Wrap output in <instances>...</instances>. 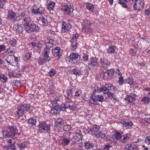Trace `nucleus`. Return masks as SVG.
Wrapping results in <instances>:
<instances>
[{
	"mask_svg": "<svg viewBox=\"0 0 150 150\" xmlns=\"http://www.w3.org/2000/svg\"><path fill=\"white\" fill-rule=\"evenodd\" d=\"M144 90L146 91V94L150 97V87L146 88L144 89Z\"/></svg>",
	"mask_w": 150,
	"mask_h": 150,
	"instance_id": "54",
	"label": "nucleus"
},
{
	"mask_svg": "<svg viewBox=\"0 0 150 150\" xmlns=\"http://www.w3.org/2000/svg\"><path fill=\"white\" fill-rule=\"evenodd\" d=\"M100 128L99 125H94L93 128L90 129L89 133L93 135H94L96 134L95 132H98L100 130Z\"/></svg>",
	"mask_w": 150,
	"mask_h": 150,
	"instance_id": "22",
	"label": "nucleus"
},
{
	"mask_svg": "<svg viewBox=\"0 0 150 150\" xmlns=\"http://www.w3.org/2000/svg\"><path fill=\"white\" fill-rule=\"evenodd\" d=\"M98 59L96 57H92L90 59V62L89 63V65H91V67H94L97 64Z\"/></svg>",
	"mask_w": 150,
	"mask_h": 150,
	"instance_id": "24",
	"label": "nucleus"
},
{
	"mask_svg": "<svg viewBox=\"0 0 150 150\" xmlns=\"http://www.w3.org/2000/svg\"><path fill=\"white\" fill-rule=\"evenodd\" d=\"M81 90H77L75 92V96L77 97L80 96L81 94Z\"/></svg>",
	"mask_w": 150,
	"mask_h": 150,
	"instance_id": "56",
	"label": "nucleus"
},
{
	"mask_svg": "<svg viewBox=\"0 0 150 150\" xmlns=\"http://www.w3.org/2000/svg\"><path fill=\"white\" fill-rule=\"evenodd\" d=\"M122 137L121 138L120 142L122 143H126L128 141L129 137L126 135H122Z\"/></svg>",
	"mask_w": 150,
	"mask_h": 150,
	"instance_id": "31",
	"label": "nucleus"
},
{
	"mask_svg": "<svg viewBox=\"0 0 150 150\" xmlns=\"http://www.w3.org/2000/svg\"><path fill=\"white\" fill-rule=\"evenodd\" d=\"M60 47H57L52 50V53L54 56H58L59 57L60 56L61 53L60 51Z\"/></svg>",
	"mask_w": 150,
	"mask_h": 150,
	"instance_id": "21",
	"label": "nucleus"
},
{
	"mask_svg": "<svg viewBox=\"0 0 150 150\" xmlns=\"http://www.w3.org/2000/svg\"><path fill=\"white\" fill-rule=\"evenodd\" d=\"M122 133L119 132H116L112 136V139L114 142L117 141L120 142L121 138L122 137Z\"/></svg>",
	"mask_w": 150,
	"mask_h": 150,
	"instance_id": "13",
	"label": "nucleus"
},
{
	"mask_svg": "<svg viewBox=\"0 0 150 150\" xmlns=\"http://www.w3.org/2000/svg\"><path fill=\"white\" fill-rule=\"evenodd\" d=\"M84 146L85 148L88 149L92 148L94 146V145L91 142L87 141L85 142Z\"/></svg>",
	"mask_w": 150,
	"mask_h": 150,
	"instance_id": "32",
	"label": "nucleus"
},
{
	"mask_svg": "<svg viewBox=\"0 0 150 150\" xmlns=\"http://www.w3.org/2000/svg\"><path fill=\"white\" fill-rule=\"evenodd\" d=\"M119 79L118 83L120 85L123 84L124 82V79L123 77L122 76H121L119 77Z\"/></svg>",
	"mask_w": 150,
	"mask_h": 150,
	"instance_id": "50",
	"label": "nucleus"
},
{
	"mask_svg": "<svg viewBox=\"0 0 150 150\" xmlns=\"http://www.w3.org/2000/svg\"><path fill=\"white\" fill-rule=\"evenodd\" d=\"M70 57V62L72 64L77 63L80 59V57L78 54L75 53H71Z\"/></svg>",
	"mask_w": 150,
	"mask_h": 150,
	"instance_id": "10",
	"label": "nucleus"
},
{
	"mask_svg": "<svg viewBox=\"0 0 150 150\" xmlns=\"http://www.w3.org/2000/svg\"><path fill=\"white\" fill-rule=\"evenodd\" d=\"M82 59L85 61H86L88 60V56L86 54H83L82 55Z\"/></svg>",
	"mask_w": 150,
	"mask_h": 150,
	"instance_id": "59",
	"label": "nucleus"
},
{
	"mask_svg": "<svg viewBox=\"0 0 150 150\" xmlns=\"http://www.w3.org/2000/svg\"><path fill=\"white\" fill-rule=\"evenodd\" d=\"M67 25L66 23L65 22H63L62 23V31L63 32H65L67 30Z\"/></svg>",
	"mask_w": 150,
	"mask_h": 150,
	"instance_id": "40",
	"label": "nucleus"
},
{
	"mask_svg": "<svg viewBox=\"0 0 150 150\" xmlns=\"http://www.w3.org/2000/svg\"><path fill=\"white\" fill-rule=\"evenodd\" d=\"M137 97L136 95L134 93H131L129 96H127L125 100L128 101V103L134 101L136 100Z\"/></svg>",
	"mask_w": 150,
	"mask_h": 150,
	"instance_id": "19",
	"label": "nucleus"
},
{
	"mask_svg": "<svg viewBox=\"0 0 150 150\" xmlns=\"http://www.w3.org/2000/svg\"><path fill=\"white\" fill-rule=\"evenodd\" d=\"M56 74L55 71L54 69H51L48 73L50 76H52Z\"/></svg>",
	"mask_w": 150,
	"mask_h": 150,
	"instance_id": "49",
	"label": "nucleus"
},
{
	"mask_svg": "<svg viewBox=\"0 0 150 150\" xmlns=\"http://www.w3.org/2000/svg\"><path fill=\"white\" fill-rule=\"evenodd\" d=\"M132 144H128L126 145L125 148L126 150H131Z\"/></svg>",
	"mask_w": 150,
	"mask_h": 150,
	"instance_id": "61",
	"label": "nucleus"
},
{
	"mask_svg": "<svg viewBox=\"0 0 150 150\" xmlns=\"http://www.w3.org/2000/svg\"><path fill=\"white\" fill-rule=\"evenodd\" d=\"M16 42L15 40H12L9 42V44L12 46H14L16 44Z\"/></svg>",
	"mask_w": 150,
	"mask_h": 150,
	"instance_id": "53",
	"label": "nucleus"
},
{
	"mask_svg": "<svg viewBox=\"0 0 150 150\" xmlns=\"http://www.w3.org/2000/svg\"><path fill=\"white\" fill-rule=\"evenodd\" d=\"M116 48L115 47L112 46H110L108 51L109 53H115V52Z\"/></svg>",
	"mask_w": 150,
	"mask_h": 150,
	"instance_id": "38",
	"label": "nucleus"
},
{
	"mask_svg": "<svg viewBox=\"0 0 150 150\" xmlns=\"http://www.w3.org/2000/svg\"><path fill=\"white\" fill-rule=\"evenodd\" d=\"M36 122L35 119L33 118H31L28 121V122L29 125H31V126L34 125L35 124Z\"/></svg>",
	"mask_w": 150,
	"mask_h": 150,
	"instance_id": "39",
	"label": "nucleus"
},
{
	"mask_svg": "<svg viewBox=\"0 0 150 150\" xmlns=\"http://www.w3.org/2000/svg\"><path fill=\"white\" fill-rule=\"evenodd\" d=\"M120 123L123 126V127H125L127 128H130L133 125L132 122L125 119L121 120L120 121Z\"/></svg>",
	"mask_w": 150,
	"mask_h": 150,
	"instance_id": "12",
	"label": "nucleus"
},
{
	"mask_svg": "<svg viewBox=\"0 0 150 150\" xmlns=\"http://www.w3.org/2000/svg\"><path fill=\"white\" fill-rule=\"evenodd\" d=\"M39 30V28L38 26L34 23L30 24L28 27L25 28V31L28 33L32 32H38Z\"/></svg>",
	"mask_w": 150,
	"mask_h": 150,
	"instance_id": "7",
	"label": "nucleus"
},
{
	"mask_svg": "<svg viewBox=\"0 0 150 150\" xmlns=\"http://www.w3.org/2000/svg\"><path fill=\"white\" fill-rule=\"evenodd\" d=\"M71 102L67 101L64 103L61 104L60 108L61 110H65L67 109L70 110H73L74 109V107L72 105H71L70 103Z\"/></svg>",
	"mask_w": 150,
	"mask_h": 150,
	"instance_id": "9",
	"label": "nucleus"
},
{
	"mask_svg": "<svg viewBox=\"0 0 150 150\" xmlns=\"http://www.w3.org/2000/svg\"><path fill=\"white\" fill-rule=\"evenodd\" d=\"M130 52L132 55H135L137 52L136 49L134 47H133L131 48L130 50Z\"/></svg>",
	"mask_w": 150,
	"mask_h": 150,
	"instance_id": "46",
	"label": "nucleus"
},
{
	"mask_svg": "<svg viewBox=\"0 0 150 150\" xmlns=\"http://www.w3.org/2000/svg\"><path fill=\"white\" fill-rule=\"evenodd\" d=\"M20 83L19 81L17 80H14L12 81L11 83V84L12 86H18Z\"/></svg>",
	"mask_w": 150,
	"mask_h": 150,
	"instance_id": "45",
	"label": "nucleus"
},
{
	"mask_svg": "<svg viewBox=\"0 0 150 150\" xmlns=\"http://www.w3.org/2000/svg\"><path fill=\"white\" fill-rule=\"evenodd\" d=\"M91 24V22L87 19H85L83 20L82 23V25L86 26H90Z\"/></svg>",
	"mask_w": 150,
	"mask_h": 150,
	"instance_id": "36",
	"label": "nucleus"
},
{
	"mask_svg": "<svg viewBox=\"0 0 150 150\" xmlns=\"http://www.w3.org/2000/svg\"><path fill=\"white\" fill-rule=\"evenodd\" d=\"M6 47L5 46L3 45H0V52L4 51L6 50Z\"/></svg>",
	"mask_w": 150,
	"mask_h": 150,
	"instance_id": "60",
	"label": "nucleus"
},
{
	"mask_svg": "<svg viewBox=\"0 0 150 150\" xmlns=\"http://www.w3.org/2000/svg\"><path fill=\"white\" fill-rule=\"evenodd\" d=\"M30 19V18H24V20L22 22V24L24 26L25 30V28L29 26V23Z\"/></svg>",
	"mask_w": 150,
	"mask_h": 150,
	"instance_id": "26",
	"label": "nucleus"
},
{
	"mask_svg": "<svg viewBox=\"0 0 150 150\" xmlns=\"http://www.w3.org/2000/svg\"><path fill=\"white\" fill-rule=\"evenodd\" d=\"M14 55H8L6 60L8 64L12 63Z\"/></svg>",
	"mask_w": 150,
	"mask_h": 150,
	"instance_id": "33",
	"label": "nucleus"
},
{
	"mask_svg": "<svg viewBox=\"0 0 150 150\" xmlns=\"http://www.w3.org/2000/svg\"><path fill=\"white\" fill-rule=\"evenodd\" d=\"M30 105L26 104H20L17 107V114L19 117H22L24 113L30 110Z\"/></svg>",
	"mask_w": 150,
	"mask_h": 150,
	"instance_id": "3",
	"label": "nucleus"
},
{
	"mask_svg": "<svg viewBox=\"0 0 150 150\" xmlns=\"http://www.w3.org/2000/svg\"><path fill=\"white\" fill-rule=\"evenodd\" d=\"M39 130L40 132H48L50 131V125H47L44 122L40 123L39 125Z\"/></svg>",
	"mask_w": 150,
	"mask_h": 150,
	"instance_id": "8",
	"label": "nucleus"
},
{
	"mask_svg": "<svg viewBox=\"0 0 150 150\" xmlns=\"http://www.w3.org/2000/svg\"><path fill=\"white\" fill-rule=\"evenodd\" d=\"M83 27L82 29V31L86 33H88V29L89 28L88 26L85 25H82Z\"/></svg>",
	"mask_w": 150,
	"mask_h": 150,
	"instance_id": "47",
	"label": "nucleus"
},
{
	"mask_svg": "<svg viewBox=\"0 0 150 150\" xmlns=\"http://www.w3.org/2000/svg\"><path fill=\"white\" fill-rule=\"evenodd\" d=\"M17 130L16 127L9 126L7 130H3L1 134L5 138L12 137L15 134Z\"/></svg>",
	"mask_w": 150,
	"mask_h": 150,
	"instance_id": "2",
	"label": "nucleus"
},
{
	"mask_svg": "<svg viewBox=\"0 0 150 150\" xmlns=\"http://www.w3.org/2000/svg\"><path fill=\"white\" fill-rule=\"evenodd\" d=\"M126 81L130 85L132 84L133 82V80L131 79H126Z\"/></svg>",
	"mask_w": 150,
	"mask_h": 150,
	"instance_id": "58",
	"label": "nucleus"
},
{
	"mask_svg": "<svg viewBox=\"0 0 150 150\" xmlns=\"http://www.w3.org/2000/svg\"><path fill=\"white\" fill-rule=\"evenodd\" d=\"M28 144L27 142H24L21 143H18L17 144V146L20 149H23L27 146Z\"/></svg>",
	"mask_w": 150,
	"mask_h": 150,
	"instance_id": "30",
	"label": "nucleus"
},
{
	"mask_svg": "<svg viewBox=\"0 0 150 150\" xmlns=\"http://www.w3.org/2000/svg\"><path fill=\"white\" fill-rule=\"evenodd\" d=\"M41 21L42 23V25L45 26H47L48 25V23L47 20L45 19L44 17H42V18Z\"/></svg>",
	"mask_w": 150,
	"mask_h": 150,
	"instance_id": "52",
	"label": "nucleus"
},
{
	"mask_svg": "<svg viewBox=\"0 0 150 150\" xmlns=\"http://www.w3.org/2000/svg\"><path fill=\"white\" fill-rule=\"evenodd\" d=\"M31 45L32 47L36 50L40 49L42 47V44L39 42H38L36 43L34 42H31Z\"/></svg>",
	"mask_w": 150,
	"mask_h": 150,
	"instance_id": "25",
	"label": "nucleus"
},
{
	"mask_svg": "<svg viewBox=\"0 0 150 150\" xmlns=\"http://www.w3.org/2000/svg\"><path fill=\"white\" fill-rule=\"evenodd\" d=\"M37 10L38 14H42L44 12L43 8H39L37 9Z\"/></svg>",
	"mask_w": 150,
	"mask_h": 150,
	"instance_id": "55",
	"label": "nucleus"
},
{
	"mask_svg": "<svg viewBox=\"0 0 150 150\" xmlns=\"http://www.w3.org/2000/svg\"><path fill=\"white\" fill-rule=\"evenodd\" d=\"M145 142L148 144H150V136L146 137L145 139Z\"/></svg>",
	"mask_w": 150,
	"mask_h": 150,
	"instance_id": "64",
	"label": "nucleus"
},
{
	"mask_svg": "<svg viewBox=\"0 0 150 150\" xmlns=\"http://www.w3.org/2000/svg\"><path fill=\"white\" fill-rule=\"evenodd\" d=\"M0 79L3 83L6 82L7 80V78L6 76L3 74L0 75Z\"/></svg>",
	"mask_w": 150,
	"mask_h": 150,
	"instance_id": "44",
	"label": "nucleus"
},
{
	"mask_svg": "<svg viewBox=\"0 0 150 150\" xmlns=\"http://www.w3.org/2000/svg\"><path fill=\"white\" fill-rule=\"evenodd\" d=\"M71 136L73 137L74 139L79 142H80V141L81 142L83 136L81 133V130L79 129L77 130L76 132L75 133L69 132V136Z\"/></svg>",
	"mask_w": 150,
	"mask_h": 150,
	"instance_id": "4",
	"label": "nucleus"
},
{
	"mask_svg": "<svg viewBox=\"0 0 150 150\" xmlns=\"http://www.w3.org/2000/svg\"><path fill=\"white\" fill-rule=\"evenodd\" d=\"M96 99L97 100V102L98 101L101 102H102L104 101V98L103 97L102 95H96L95 96Z\"/></svg>",
	"mask_w": 150,
	"mask_h": 150,
	"instance_id": "42",
	"label": "nucleus"
},
{
	"mask_svg": "<svg viewBox=\"0 0 150 150\" xmlns=\"http://www.w3.org/2000/svg\"><path fill=\"white\" fill-rule=\"evenodd\" d=\"M16 16V13L14 11H8V12L7 18L13 23L19 21L21 18L20 17Z\"/></svg>",
	"mask_w": 150,
	"mask_h": 150,
	"instance_id": "5",
	"label": "nucleus"
},
{
	"mask_svg": "<svg viewBox=\"0 0 150 150\" xmlns=\"http://www.w3.org/2000/svg\"><path fill=\"white\" fill-rule=\"evenodd\" d=\"M60 98L57 97L51 102L53 107L51 110V113L52 115L59 114L61 110L60 105L61 103Z\"/></svg>",
	"mask_w": 150,
	"mask_h": 150,
	"instance_id": "1",
	"label": "nucleus"
},
{
	"mask_svg": "<svg viewBox=\"0 0 150 150\" xmlns=\"http://www.w3.org/2000/svg\"><path fill=\"white\" fill-rule=\"evenodd\" d=\"M45 61H46L45 58H42L39 59L38 60V63L41 65H43L45 62Z\"/></svg>",
	"mask_w": 150,
	"mask_h": 150,
	"instance_id": "51",
	"label": "nucleus"
},
{
	"mask_svg": "<svg viewBox=\"0 0 150 150\" xmlns=\"http://www.w3.org/2000/svg\"><path fill=\"white\" fill-rule=\"evenodd\" d=\"M64 13L69 14L73 11L74 9L72 8H70L69 6L66 5L64 6Z\"/></svg>",
	"mask_w": 150,
	"mask_h": 150,
	"instance_id": "27",
	"label": "nucleus"
},
{
	"mask_svg": "<svg viewBox=\"0 0 150 150\" xmlns=\"http://www.w3.org/2000/svg\"><path fill=\"white\" fill-rule=\"evenodd\" d=\"M104 94H107L108 96V97H114V94L112 93L110 91H108L107 92V93H104Z\"/></svg>",
	"mask_w": 150,
	"mask_h": 150,
	"instance_id": "57",
	"label": "nucleus"
},
{
	"mask_svg": "<svg viewBox=\"0 0 150 150\" xmlns=\"http://www.w3.org/2000/svg\"><path fill=\"white\" fill-rule=\"evenodd\" d=\"M71 73L72 74L78 76L81 75V74L80 71L76 68L72 69Z\"/></svg>",
	"mask_w": 150,
	"mask_h": 150,
	"instance_id": "34",
	"label": "nucleus"
},
{
	"mask_svg": "<svg viewBox=\"0 0 150 150\" xmlns=\"http://www.w3.org/2000/svg\"><path fill=\"white\" fill-rule=\"evenodd\" d=\"M94 135H95V137L97 138H100L103 139L105 137L106 134L103 131H101L97 133L96 134Z\"/></svg>",
	"mask_w": 150,
	"mask_h": 150,
	"instance_id": "28",
	"label": "nucleus"
},
{
	"mask_svg": "<svg viewBox=\"0 0 150 150\" xmlns=\"http://www.w3.org/2000/svg\"><path fill=\"white\" fill-rule=\"evenodd\" d=\"M71 129V127L70 125H65L64 126V129L66 131H69Z\"/></svg>",
	"mask_w": 150,
	"mask_h": 150,
	"instance_id": "48",
	"label": "nucleus"
},
{
	"mask_svg": "<svg viewBox=\"0 0 150 150\" xmlns=\"http://www.w3.org/2000/svg\"><path fill=\"white\" fill-rule=\"evenodd\" d=\"M100 63L103 67H106L110 65V62L105 59L101 58L100 61Z\"/></svg>",
	"mask_w": 150,
	"mask_h": 150,
	"instance_id": "23",
	"label": "nucleus"
},
{
	"mask_svg": "<svg viewBox=\"0 0 150 150\" xmlns=\"http://www.w3.org/2000/svg\"><path fill=\"white\" fill-rule=\"evenodd\" d=\"M88 102L91 104L96 105L98 104L96 96L94 95L93 94L90 96V98L88 100Z\"/></svg>",
	"mask_w": 150,
	"mask_h": 150,
	"instance_id": "18",
	"label": "nucleus"
},
{
	"mask_svg": "<svg viewBox=\"0 0 150 150\" xmlns=\"http://www.w3.org/2000/svg\"><path fill=\"white\" fill-rule=\"evenodd\" d=\"M72 139L71 136H69L68 139L66 137H64L62 140V145L63 146H65L69 145L70 144V141L72 140Z\"/></svg>",
	"mask_w": 150,
	"mask_h": 150,
	"instance_id": "15",
	"label": "nucleus"
},
{
	"mask_svg": "<svg viewBox=\"0 0 150 150\" xmlns=\"http://www.w3.org/2000/svg\"><path fill=\"white\" fill-rule=\"evenodd\" d=\"M55 5V3L54 2L49 3L47 5V8L50 10H52L54 7Z\"/></svg>",
	"mask_w": 150,
	"mask_h": 150,
	"instance_id": "37",
	"label": "nucleus"
},
{
	"mask_svg": "<svg viewBox=\"0 0 150 150\" xmlns=\"http://www.w3.org/2000/svg\"><path fill=\"white\" fill-rule=\"evenodd\" d=\"M135 3L133 6L134 10H140L143 9L144 7V0H135Z\"/></svg>",
	"mask_w": 150,
	"mask_h": 150,
	"instance_id": "6",
	"label": "nucleus"
},
{
	"mask_svg": "<svg viewBox=\"0 0 150 150\" xmlns=\"http://www.w3.org/2000/svg\"><path fill=\"white\" fill-rule=\"evenodd\" d=\"M142 101L144 102L145 104H148L150 102L149 98L147 97H144L142 99Z\"/></svg>",
	"mask_w": 150,
	"mask_h": 150,
	"instance_id": "43",
	"label": "nucleus"
},
{
	"mask_svg": "<svg viewBox=\"0 0 150 150\" xmlns=\"http://www.w3.org/2000/svg\"><path fill=\"white\" fill-rule=\"evenodd\" d=\"M112 87L113 86L111 84H106L104 86H102L101 88L98 89V91L100 92H102L104 93H107L108 91H112Z\"/></svg>",
	"mask_w": 150,
	"mask_h": 150,
	"instance_id": "11",
	"label": "nucleus"
},
{
	"mask_svg": "<svg viewBox=\"0 0 150 150\" xmlns=\"http://www.w3.org/2000/svg\"><path fill=\"white\" fill-rule=\"evenodd\" d=\"M86 8L89 11H92L93 9L94 5L89 3H86Z\"/></svg>",
	"mask_w": 150,
	"mask_h": 150,
	"instance_id": "35",
	"label": "nucleus"
},
{
	"mask_svg": "<svg viewBox=\"0 0 150 150\" xmlns=\"http://www.w3.org/2000/svg\"><path fill=\"white\" fill-rule=\"evenodd\" d=\"M104 75L105 76L107 77H112L114 74V72L113 70L110 69L107 70L104 73Z\"/></svg>",
	"mask_w": 150,
	"mask_h": 150,
	"instance_id": "29",
	"label": "nucleus"
},
{
	"mask_svg": "<svg viewBox=\"0 0 150 150\" xmlns=\"http://www.w3.org/2000/svg\"><path fill=\"white\" fill-rule=\"evenodd\" d=\"M63 123V120L61 118H57L56 120L55 124L56 125H58Z\"/></svg>",
	"mask_w": 150,
	"mask_h": 150,
	"instance_id": "41",
	"label": "nucleus"
},
{
	"mask_svg": "<svg viewBox=\"0 0 150 150\" xmlns=\"http://www.w3.org/2000/svg\"><path fill=\"white\" fill-rule=\"evenodd\" d=\"M44 42L46 46V47L50 49L53 46V41L52 39L47 38L44 41Z\"/></svg>",
	"mask_w": 150,
	"mask_h": 150,
	"instance_id": "14",
	"label": "nucleus"
},
{
	"mask_svg": "<svg viewBox=\"0 0 150 150\" xmlns=\"http://www.w3.org/2000/svg\"><path fill=\"white\" fill-rule=\"evenodd\" d=\"M72 90L71 89H69L67 91V94L65 96L66 101L69 102H71V99L72 97Z\"/></svg>",
	"mask_w": 150,
	"mask_h": 150,
	"instance_id": "20",
	"label": "nucleus"
},
{
	"mask_svg": "<svg viewBox=\"0 0 150 150\" xmlns=\"http://www.w3.org/2000/svg\"><path fill=\"white\" fill-rule=\"evenodd\" d=\"M47 47H45L44 50L43 57L45 58L46 62H48L50 60V58L49 56L48 53L50 52V49Z\"/></svg>",
	"mask_w": 150,
	"mask_h": 150,
	"instance_id": "17",
	"label": "nucleus"
},
{
	"mask_svg": "<svg viewBox=\"0 0 150 150\" xmlns=\"http://www.w3.org/2000/svg\"><path fill=\"white\" fill-rule=\"evenodd\" d=\"M77 43L76 42H74L71 43V46L73 47V48L76 49V48Z\"/></svg>",
	"mask_w": 150,
	"mask_h": 150,
	"instance_id": "62",
	"label": "nucleus"
},
{
	"mask_svg": "<svg viewBox=\"0 0 150 150\" xmlns=\"http://www.w3.org/2000/svg\"><path fill=\"white\" fill-rule=\"evenodd\" d=\"M14 29L16 31V33L20 34L23 31V30L21 25L18 23H16L13 26Z\"/></svg>",
	"mask_w": 150,
	"mask_h": 150,
	"instance_id": "16",
	"label": "nucleus"
},
{
	"mask_svg": "<svg viewBox=\"0 0 150 150\" xmlns=\"http://www.w3.org/2000/svg\"><path fill=\"white\" fill-rule=\"evenodd\" d=\"M121 1H119L118 2V3L120 4H121L122 5V6L124 8H127V6L125 3L124 2H122Z\"/></svg>",
	"mask_w": 150,
	"mask_h": 150,
	"instance_id": "63",
	"label": "nucleus"
}]
</instances>
